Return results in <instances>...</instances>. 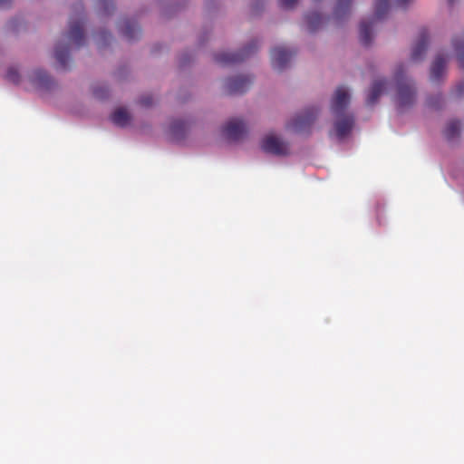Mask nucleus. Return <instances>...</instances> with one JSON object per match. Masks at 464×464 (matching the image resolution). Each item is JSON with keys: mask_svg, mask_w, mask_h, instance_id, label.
I'll list each match as a JSON object with an SVG mask.
<instances>
[{"mask_svg": "<svg viewBox=\"0 0 464 464\" xmlns=\"http://www.w3.org/2000/svg\"><path fill=\"white\" fill-rule=\"evenodd\" d=\"M350 103L348 91L340 86L336 89L331 102V112L336 118L334 121V131L338 139L346 137L353 128L354 117L351 113H345Z\"/></svg>", "mask_w": 464, "mask_h": 464, "instance_id": "nucleus-1", "label": "nucleus"}, {"mask_svg": "<svg viewBox=\"0 0 464 464\" xmlns=\"http://www.w3.org/2000/svg\"><path fill=\"white\" fill-rule=\"evenodd\" d=\"M397 87L396 102L400 110L411 107L416 99V89L411 82L405 76L404 66L400 64L394 72Z\"/></svg>", "mask_w": 464, "mask_h": 464, "instance_id": "nucleus-2", "label": "nucleus"}, {"mask_svg": "<svg viewBox=\"0 0 464 464\" xmlns=\"http://www.w3.org/2000/svg\"><path fill=\"white\" fill-rule=\"evenodd\" d=\"M390 9L389 0H375L374 4V17L371 21H362L360 24L359 33L361 43L368 46L371 44L372 40V27L373 20H380L384 17Z\"/></svg>", "mask_w": 464, "mask_h": 464, "instance_id": "nucleus-3", "label": "nucleus"}, {"mask_svg": "<svg viewBox=\"0 0 464 464\" xmlns=\"http://www.w3.org/2000/svg\"><path fill=\"white\" fill-rule=\"evenodd\" d=\"M83 5L82 3L76 4L74 6V14L70 17L68 39L73 43L77 48L84 44L83 34Z\"/></svg>", "mask_w": 464, "mask_h": 464, "instance_id": "nucleus-4", "label": "nucleus"}, {"mask_svg": "<svg viewBox=\"0 0 464 464\" xmlns=\"http://www.w3.org/2000/svg\"><path fill=\"white\" fill-rule=\"evenodd\" d=\"M318 112L319 111L315 107L307 108L288 122L287 128L296 133L308 132L311 126L316 120Z\"/></svg>", "mask_w": 464, "mask_h": 464, "instance_id": "nucleus-5", "label": "nucleus"}, {"mask_svg": "<svg viewBox=\"0 0 464 464\" xmlns=\"http://www.w3.org/2000/svg\"><path fill=\"white\" fill-rule=\"evenodd\" d=\"M257 49V43L253 42L238 53H219L215 55V61L221 65L234 64L242 62Z\"/></svg>", "mask_w": 464, "mask_h": 464, "instance_id": "nucleus-6", "label": "nucleus"}, {"mask_svg": "<svg viewBox=\"0 0 464 464\" xmlns=\"http://www.w3.org/2000/svg\"><path fill=\"white\" fill-rule=\"evenodd\" d=\"M295 51H291L283 46L275 47L271 50V63L275 70L283 71L286 68Z\"/></svg>", "mask_w": 464, "mask_h": 464, "instance_id": "nucleus-7", "label": "nucleus"}, {"mask_svg": "<svg viewBox=\"0 0 464 464\" xmlns=\"http://www.w3.org/2000/svg\"><path fill=\"white\" fill-rule=\"evenodd\" d=\"M253 79L250 76H236L227 78L225 82L226 92L228 94H242L251 85Z\"/></svg>", "mask_w": 464, "mask_h": 464, "instance_id": "nucleus-8", "label": "nucleus"}, {"mask_svg": "<svg viewBox=\"0 0 464 464\" xmlns=\"http://www.w3.org/2000/svg\"><path fill=\"white\" fill-rule=\"evenodd\" d=\"M262 149L277 156H285L289 153L288 144L276 136H267L262 142Z\"/></svg>", "mask_w": 464, "mask_h": 464, "instance_id": "nucleus-9", "label": "nucleus"}, {"mask_svg": "<svg viewBox=\"0 0 464 464\" xmlns=\"http://www.w3.org/2000/svg\"><path fill=\"white\" fill-rule=\"evenodd\" d=\"M222 131L227 139L238 140L246 132V128L241 120L232 119L223 127Z\"/></svg>", "mask_w": 464, "mask_h": 464, "instance_id": "nucleus-10", "label": "nucleus"}, {"mask_svg": "<svg viewBox=\"0 0 464 464\" xmlns=\"http://www.w3.org/2000/svg\"><path fill=\"white\" fill-rule=\"evenodd\" d=\"M429 44V34L426 29L420 31L418 41L411 52V60L420 61L424 56Z\"/></svg>", "mask_w": 464, "mask_h": 464, "instance_id": "nucleus-11", "label": "nucleus"}, {"mask_svg": "<svg viewBox=\"0 0 464 464\" xmlns=\"http://www.w3.org/2000/svg\"><path fill=\"white\" fill-rule=\"evenodd\" d=\"M387 87V81L385 79H380L373 82L369 94L366 99V103L369 106L374 105L379 97L383 93Z\"/></svg>", "mask_w": 464, "mask_h": 464, "instance_id": "nucleus-12", "label": "nucleus"}, {"mask_svg": "<svg viewBox=\"0 0 464 464\" xmlns=\"http://www.w3.org/2000/svg\"><path fill=\"white\" fill-rule=\"evenodd\" d=\"M120 31L128 40H135L140 35V28L131 20L126 19L121 22Z\"/></svg>", "mask_w": 464, "mask_h": 464, "instance_id": "nucleus-13", "label": "nucleus"}, {"mask_svg": "<svg viewBox=\"0 0 464 464\" xmlns=\"http://www.w3.org/2000/svg\"><path fill=\"white\" fill-rule=\"evenodd\" d=\"M447 59L444 54H438L430 68V79L433 82H439L442 77L446 68Z\"/></svg>", "mask_w": 464, "mask_h": 464, "instance_id": "nucleus-14", "label": "nucleus"}, {"mask_svg": "<svg viewBox=\"0 0 464 464\" xmlns=\"http://www.w3.org/2000/svg\"><path fill=\"white\" fill-rule=\"evenodd\" d=\"M54 57L58 62L61 69H67L69 62V47L65 44L58 43L55 45Z\"/></svg>", "mask_w": 464, "mask_h": 464, "instance_id": "nucleus-15", "label": "nucleus"}, {"mask_svg": "<svg viewBox=\"0 0 464 464\" xmlns=\"http://www.w3.org/2000/svg\"><path fill=\"white\" fill-rule=\"evenodd\" d=\"M111 120L115 125L125 127L129 124L130 116L124 108H119L111 114Z\"/></svg>", "mask_w": 464, "mask_h": 464, "instance_id": "nucleus-16", "label": "nucleus"}, {"mask_svg": "<svg viewBox=\"0 0 464 464\" xmlns=\"http://www.w3.org/2000/svg\"><path fill=\"white\" fill-rule=\"evenodd\" d=\"M31 80L42 88H49L52 82L50 76L44 70H35L31 76Z\"/></svg>", "mask_w": 464, "mask_h": 464, "instance_id": "nucleus-17", "label": "nucleus"}, {"mask_svg": "<svg viewBox=\"0 0 464 464\" xmlns=\"http://www.w3.org/2000/svg\"><path fill=\"white\" fill-rule=\"evenodd\" d=\"M353 0H337L334 8V17L342 19L350 13V7Z\"/></svg>", "mask_w": 464, "mask_h": 464, "instance_id": "nucleus-18", "label": "nucleus"}, {"mask_svg": "<svg viewBox=\"0 0 464 464\" xmlns=\"http://www.w3.org/2000/svg\"><path fill=\"white\" fill-rule=\"evenodd\" d=\"M307 27L310 32L316 31L324 23V17L318 13H310L305 16Z\"/></svg>", "mask_w": 464, "mask_h": 464, "instance_id": "nucleus-19", "label": "nucleus"}, {"mask_svg": "<svg viewBox=\"0 0 464 464\" xmlns=\"http://www.w3.org/2000/svg\"><path fill=\"white\" fill-rule=\"evenodd\" d=\"M460 133V122L459 121H450L445 130L444 135L448 140H453L458 138Z\"/></svg>", "mask_w": 464, "mask_h": 464, "instance_id": "nucleus-20", "label": "nucleus"}, {"mask_svg": "<svg viewBox=\"0 0 464 464\" xmlns=\"http://www.w3.org/2000/svg\"><path fill=\"white\" fill-rule=\"evenodd\" d=\"M97 9L100 14L107 15L114 11L115 6L112 0H98Z\"/></svg>", "mask_w": 464, "mask_h": 464, "instance_id": "nucleus-21", "label": "nucleus"}, {"mask_svg": "<svg viewBox=\"0 0 464 464\" xmlns=\"http://www.w3.org/2000/svg\"><path fill=\"white\" fill-rule=\"evenodd\" d=\"M186 122L183 121H176L171 124V132L175 137H179V134H182L185 130Z\"/></svg>", "mask_w": 464, "mask_h": 464, "instance_id": "nucleus-22", "label": "nucleus"}, {"mask_svg": "<svg viewBox=\"0 0 464 464\" xmlns=\"http://www.w3.org/2000/svg\"><path fill=\"white\" fill-rule=\"evenodd\" d=\"M92 93L97 99H104L108 96L109 91L106 86H94Z\"/></svg>", "mask_w": 464, "mask_h": 464, "instance_id": "nucleus-23", "label": "nucleus"}, {"mask_svg": "<svg viewBox=\"0 0 464 464\" xmlns=\"http://www.w3.org/2000/svg\"><path fill=\"white\" fill-rule=\"evenodd\" d=\"M6 79L14 83H18L20 81V75L16 69L9 68L6 72Z\"/></svg>", "mask_w": 464, "mask_h": 464, "instance_id": "nucleus-24", "label": "nucleus"}, {"mask_svg": "<svg viewBox=\"0 0 464 464\" xmlns=\"http://www.w3.org/2000/svg\"><path fill=\"white\" fill-rule=\"evenodd\" d=\"M442 102V96L440 94L436 95L435 97H430L428 99L427 103L430 107L439 108Z\"/></svg>", "mask_w": 464, "mask_h": 464, "instance_id": "nucleus-25", "label": "nucleus"}, {"mask_svg": "<svg viewBox=\"0 0 464 464\" xmlns=\"http://www.w3.org/2000/svg\"><path fill=\"white\" fill-rule=\"evenodd\" d=\"M139 102L143 107H150L153 104V98L150 94L144 95V96L140 97Z\"/></svg>", "mask_w": 464, "mask_h": 464, "instance_id": "nucleus-26", "label": "nucleus"}, {"mask_svg": "<svg viewBox=\"0 0 464 464\" xmlns=\"http://www.w3.org/2000/svg\"><path fill=\"white\" fill-rule=\"evenodd\" d=\"M297 0H278L279 5L284 9H291L295 6Z\"/></svg>", "mask_w": 464, "mask_h": 464, "instance_id": "nucleus-27", "label": "nucleus"}, {"mask_svg": "<svg viewBox=\"0 0 464 464\" xmlns=\"http://www.w3.org/2000/svg\"><path fill=\"white\" fill-rule=\"evenodd\" d=\"M455 45V48L458 52V61H459V66L461 68H464V52H461L459 49V46L457 44V43L454 44Z\"/></svg>", "mask_w": 464, "mask_h": 464, "instance_id": "nucleus-28", "label": "nucleus"}, {"mask_svg": "<svg viewBox=\"0 0 464 464\" xmlns=\"http://www.w3.org/2000/svg\"><path fill=\"white\" fill-rule=\"evenodd\" d=\"M455 93L459 97L464 95V81H461L457 84L455 88Z\"/></svg>", "mask_w": 464, "mask_h": 464, "instance_id": "nucleus-29", "label": "nucleus"}, {"mask_svg": "<svg viewBox=\"0 0 464 464\" xmlns=\"http://www.w3.org/2000/svg\"><path fill=\"white\" fill-rule=\"evenodd\" d=\"M411 0H396V5L398 7L405 8Z\"/></svg>", "mask_w": 464, "mask_h": 464, "instance_id": "nucleus-30", "label": "nucleus"}, {"mask_svg": "<svg viewBox=\"0 0 464 464\" xmlns=\"http://www.w3.org/2000/svg\"><path fill=\"white\" fill-rule=\"evenodd\" d=\"M100 36H101V38L104 41V43H106V42H107V38H111V34H109V33H107V32H102V33H101V34H100Z\"/></svg>", "mask_w": 464, "mask_h": 464, "instance_id": "nucleus-31", "label": "nucleus"}, {"mask_svg": "<svg viewBox=\"0 0 464 464\" xmlns=\"http://www.w3.org/2000/svg\"><path fill=\"white\" fill-rule=\"evenodd\" d=\"M11 4V0H0V7H8Z\"/></svg>", "mask_w": 464, "mask_h": 464, "instance_id": "nucleus-32", "label": "nucleus"}, {"mask_svg": "<svg viewBox=\"0 0 464 464\" xmlns=\"http://www.w3.org/2000/svg\"><path fill=\"white\" fill-rule=\"evenodd\" d=\"M259 4L263 6V2H262V3H260L259 1H256V2L253 5V6H252L253 12H255V13H256V12H257V9H258V7H259Z\"/></svg>", "mask_w": 464, "mask_h": 464, "instance_id": "nucleus-33", "label": "nucleus"}, {"mask_svg": "<svg viewBox=\"0 0 464 464\" xmlns=\"http://www.w3.org/2000/svg\"><path fill=\"white\" fill-rule=\"evenodd\" d=\"M448 1H449V3H450V5H451V4H453V2H454V0H448Z\"/></svg>", "mask_w": 464, "mask_h": 464, "instance_id": "nucleus-34", "label": "nucleus"}]
</instances>
